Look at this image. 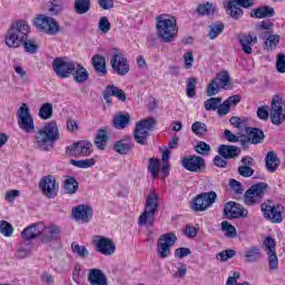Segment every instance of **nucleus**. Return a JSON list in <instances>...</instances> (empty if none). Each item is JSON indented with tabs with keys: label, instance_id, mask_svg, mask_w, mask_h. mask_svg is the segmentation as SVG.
I'll return each mask as SVG.
<instances>
[{
	"label": "nucleus",
	"instance_id": "63",
	"mask_svg": "<svg viewBox=\"0 0 285 285\" xmlns=\"http://www.w3.org/2000/svg\"><path fill=\"white\" fill-rule=\"evenodd\" d=\"M190 248L188 247H179L175 250V257H178V259H184V257H188L190 255Z\"/></svg>",
	"mask_w": 285,
	"mask_h": 285
},
{
	"label": "nucleus",
	"instance_id": "56",
	"mask_svg": "<svg viewBox=\"0 0 285 285\" xmlns=\"http://www.w3.org/2000/svg\"><path fill=\"white\" fill-rule=\"evenodd\" d=\"M235 255V249H225L216 255V259H218V262H228V259H233Z\"/></svg>",
	"mask_w": 285,
	"mask_h": 285
},
{
	"label": "nucleus",
	"instance_id": "31",
	"mask_svg": "<svg viewBox=\"0 0 285 285\" xmlns=\"http://www.w3.org/2000/svg\"><path fill=\"white\" fill-rule=\"evenodd\" d=\"M91 63L96 72H98L99 77H104V75L108 73V69L106 67V57L101 55H95L91 59Z\"/></svg>",
	"mask_w": 285,
	"mask_h": 285
},
{
	"label": "nucleus",
	"instance_id": "47",
	"mask_svg": "<svg viewBox=\"0 0 285 285\" xmlns=\"http://www.w3.org/2000/svg\"><path fill=\"white\" fill-rule=\"evenodd\" d=\"M209 97L210 98L204 102L205 110H208V111L218 110L222 104V97H213V96H209Z\"/></svg>",
	"mask_w": 285,
	"mask_h": 285
},
{
	"label": "nucleus",
	"instance_id": "22",
	"mask_svg": "<svg viewBox=\"0 0 285 285\" xmlns=\"http://www.w3.org/2000/svg\"><path fill=\"white\" fill-rule=\"evenodd\" d=\"M224 215L227 219H239V217H248V209L238 203L228 202L224 206Z\"/></svg>",
	"mask_w": 285,
	"mask_h": 285
},
{
	"label": "nucleus",
	"instance_id": "46",
	"mask_svg": "<svg viewBox=\"0 0 285 285\" xmlns=\"http://www.w3.org/2000/svg\"><path fill=\"white\" fill-rule=\"evenodd\" d=\"M38 115L40 119H43V120L52 119V104L50 102L42 104Z\"/></svg>",
	"mask_w": 285,
	"mask_h": 285
},
{
	"label": "nucleus",
	"instance_id": "52",
	"mask_svg": "<svg viewBox=\"0 0 285 285\" xmlns=\"http://www.w3.org/2000/svg\"><path fill=\"white\" fill-rule=\"evenodd\" d=\"M71 166H76V168H92V166H95L96 160L95 158H87V159H82V160H75L71 159L70 160Z\"/></svg>",
	"mask_w": 285,
	"mask_h": 285
},
{
	"label": "nucleus",
	"instance_id": "49",
	"mask_svg": "<svg viewBox=\"0 0 285 285\" xmlns=\"http://www.w3.org/2000/svg\"><path fill=\"white\" fill-rule=\"evenodd\" d=\"M22 46L26 52H28L29 55H37V52L39 51V45L37 43V40H30L27 38L22 42Z\"/></svg>",
	"mask_w": 285,
	"mask_h": 285
},
{
	"label": "nucleus",
	"instance_id": "45",
	"mask_svg": "<svg viewBox=\"0 0 285 285\" xmlns=\"http://www.w3.org/2000/svg\"><path fill=\"white\" fill-rule=\"evenodd\" d=\"M269 36L266 38L264 42V50H275L277 45L279 43V35L268 33Z\"/></svg>",
	"mask_w": 285,
	"mask_h": 285
},
{
	"label": "nucleus",
	"instance_id": "61",
	"mask_svg": "<svg viewBox=\"0 0 285 285\" xmlns=\"http://www.w3.org/2000/svg\"><path fill=\"white\" fill-rule=\"evenodd\" d=\"M238 175H240V177H253V175H255V169L253 167L242 165L238 167Z\"/></svg>",
	"mask_w": 285,
	"mask_h": 285
},
{
	"label": "nucleus",
	"instance_id": "9",
	"mask_svg": "<svg viewBox=\"0 0 285 285\" xmlns=\"http://www.w3.org/2000/svg\"><path fill=\"white\" fill-rule=\"evenodd\" d=\"M271 121L274 126H282L285 121V100L279 96H274L269 109Z\"/></svg>",
	"mask_w": 285,
	"mask_h": 285
},
{
	"label": "nucleus",
	"instance_id": "37",
	"mask_svg": "<svg viewBox=\"0 0 285 285\" xmlns=\"http://www.w3.org/2000/svg\"><path fill=\"white\" fill-rule=\"evenodd\" d=\"M114 128L117 130H124V128H128L130 124V114H119L114 117L112 120Z\"/></svg>",
	"mask_w": 285,
	"mask_h": 285
},
{
	"label": "nucleus",
	"instance_id": "50",
	"mask_svg": "<svg viewBox=\"0 0 285 285\" xmlns=\"http://www.w3.org/2000/svg\"><path fill=\"white\" fill-rule=\"evenodd\" d=\"M191 131L197 135V137H204L208 132V126L202 121H195L191 125Z\"/></svg>",
	"mask_w": 285,
	"mask_h": 285
},
{
	"label": "nucleus",
	"instance_id": "57",
	"mask_svg": "<svg viewBox=\"0 0 285 285\" xmlns=\"http://www.w3.org/2000/svg\"><path fill=\"white\" fill-rule=\"evenodd\" d=\"M229 188L235 193V195H244V185L236 179H229Z\"/></svg>",
	"mask_w": 285,
	"mask_h": 285
},
{
	"label": "nucleus",
	"instance_id": "25",
	"mask_svg": "<svg viewBox=\"0 0 285 285\" xmlns=\"http://www.w3.org/2000/svg\"><path fill=\"white\" fill-rule=\"evenodd\" d=\"M42 230H43V223L33 224L31 226L26 227L21 232V237L26 242H31V239H37V237H41Z\"/></svg>",
	"mask_w": 285,
	"mask_h": 285
},
{
	"label": "nucleus",
	"instance_id": "3",
	"mask_svg": "<svg viewBox=\"0 0 285 285\" xmlns=\"http://www.w3.org/2000/svg\"><path fill=\"white\" fill-rule=\"evenodd\" d=\"M159 195L150 190L146 199L144 213L139 216V226H153L155 224V213L159 210Z\"/></svg>",
	"mask_w": 285,
	"mask_h": 285
},
{
	"label": "nucleus",
	"instance_id": "48",
	"mask_svg": "<svg viewBox=\"0 0 285 285\" xmlns=\"http://www.w3.org/2000/svg\"><path fill=\"white\" fill-rule=\"evenodd\" d=\"M197 78L190 77L187 79L186 95L189 99H193L197 95Z\"/></svg>",
	"mask_w": 285,
	"mask_h": 285
},
{
	"label": "nucleus",
	"instance_id": "43",
	"mask_svg": "<svg viewBox=\"0 0 285 285\" xmlns=\"http://www.w3.org/2000/svg\"><path fill=\"white\" fill-rule=\"evenodd\" d=\"M63 188L68 195H75L79 190V181L75 177H69L65 179Z\"/></svg>",
	"mask_w": 285,
	"mask_h": 285
},
{
	"label": "nucleus",
	"instance_id": "60",
	"mask_svg": "<svg viewBox=\"0 0 285 285\" xmlns=\"http://www.w3.org/2000/svg\"><path fill=\"white\" fill-rule=\"evenodd\" d=\"M195 150L198 155H208V153H210V145L205 141H199L195 147Z\"/></svg>",
	"mask_w": 285,
	"mask_h": 285
},
{
	"label": "nucleus",
	"instance_id": "54",
	"mask_svg": "<svg viewBox=\"0 0 285 285\" xmlns=\"http://www.w3.org/2000/svg\"><path fill=\"white\" fill-rule=\"evenodd\" d=\"M0 233L3 235V237H12V234L14 233V227L8 220H1L0 222Z\"/></svg>",
	"mask_w": 285,
	"mask_h": 285
},
{
	"label": "nucleus",
	"instance_id": "58",
	"mask_svg": "<svg viewBox=\"0 0 285 285\" xmlns=\"http://www.w3.org/2000/svg\"><path fill=\"white\" fill-rule=\"evenodd\" d=\"M98 28L104 35H108V32H110V20H108V17L100 18Z\"/></svg>",
	"mask_w": 285,
	"mask_h": 285
},
{
	"label": "nucleus",
	"instance_id": "64",
	"mask_svg": "<svg viewBox=\"0 0 285 285\" xmlns=\"http://www.w3.org/2000/svg\"><path fill=\"white\" fill-rule=\"evenodd\" d=\"M256 115L258 119L266 121L268 119V106L258 107Z\"/></svg>",
	"mask_w": 285,
	"mask_h": 285
},
{
	"label": "nucleus",
	"instance_id": "33",
	"mask_svg": "<svg viewBox=\"0 0 285 285\" xmlns=\"http://www.w3.org/2000/svg\"><path fill=\"white\" fill-rule=\"evenodd\" d=\"M226 12L227 14H229V17H232V19H242V17H244V10H242V8H239L235 0H227L226 4Z\"/></svg>",
	"mask_w": 285,
	"mask_h": 285
},
{
	"label": "nucleus",
	"instance_id": "5",
	"mask_svg": "<svg viewBox=\"0 0 285 285\" xmlns=\"http://www.w3.org/2000/svg\"><path fill=\"white\" fill-rule=\"evenodd\" d=\"M59 127L56 121H50L46 126L39 129L36 134V141L39 146H48V144H55L59 141Z\"/></svg>",
	"mask_w": 285,
	"mask_h": 285
},
{
	"label": "nucleus",
	"instance_id": "11",
	"mask_svg": "<svg viewBox=\"0 0 285 285\" xmlns=\"http://www.w3.org/2000/svg\"><path fill=\"white\" fill-rule=\"evenodd\" d=\"M77 68V62L68 61L67 58H55L52 61V69L57 77L60 79H68L75 69Z\"/></svg>",
	"mask_w": 285,
	"mask_h": 285
},
{
	"label": "nucleus",
	"instance_id": "27",
	"mask_svg": "<svg viewBox=\"0 0 285 285\" xmlns=\"http://www.w3.org/2000/svg\"><path fill=\"white\" fill-rule=\"evenodd\" d=\"M218 155L224 159H237L242 155V149L233 145H220L218 147Z\"/></svg>",
	"mask_w": 285,
	"mask_h": 285
},
{
	"label": "nucleus",
	"instance_id": "8",
	"mask_svg": "<svg viewBox=\"0 0 285 285\" xmlns=\"http://www.w3.org/2000/svg\"><path fill=\"white\" fill-rule=\"evenodd\" d=\"M33 23L40 32H45V35H59L61 32V27L57 19L52 18V16L40 14L35 18Z\"/></svg>",
	"mask_w": 285,
	"mask_h": 285
},
{
	"label": "nucleus",
	"instance_id": "14",
	"mask_svg": "<svg viewBox=\"0 0 285 285\" xmlns=\"http://www.w3.org/2000/svg\"><path fill=\"white\" fill-rule=\"evenodd\" d=\"M177 244V235L175 233L163 234L157 243V253L160 259H166L170 255V249Z\"/></svg>",
	"mask_w": 285,
	"mask_h": 285
},
{
	"label": "nucleus",
	"instance_id": "13",
	"mask_svg": "<svg viewBox=\"0 0 285 285\" xmlns=\"http://www.w3.org/2000/svg\"><path fill=\"white\" fill-rule=\"evenodd\" d=\"M110 66L116 72V75H119V77H125V75H128L130 72V65H128V58L125 57L119 49H114V55L110 59Z\"/></svg>",
	"mask_w": 285,
	"mask_h": 285
},
{
	"label": "nucleus",
	"instance_id": "4",
	"mask_svg": "<svg viewBox=\"0 0 285 285\" xmlns=\"http://www.w3.org/2000/svg\"><path fill=\"white\" fill-rule=\"evenodd\" d=\"M155 126H157V120L153 117L138 121L134 129L135 141L140 146H147L150 130H155Z\"/></svg>",
	"mask_w": 285,
	"mask_h": 285
},
{
	"label": "nucleus",
	"instance_id": "39",
	"mask_svg": "<svg viewBox=\"0 0 285 285\" xmlns=\"http://www.w3.org/2000/svg\"><path fill=\"white\" fill-rule=\"evenodd\" d=\"M108 131L106 129H100L96 136L95 145L97 146L98 150H106V146H108Z\"/></svg>",
	"mask_w": 285,
	"mask_h": 285
},
{
	"label": "nucleus",
	"instance_id": "34",
	"mask_svg": "<svg viewBox=\"0 0 285 285\" xmlns=\"http://www.w3.org/2000/svg\"><path fill=\"white\" fill-rule=\"evenodd\" d=\"M265 166L268 173H275L279 168V158L275 151H268L265 158Z\"/></svg>",
	"mask_w": 285,
	"mask_h": 285
},
{
	"label": "nucleus",
	"instance_id": "26",
	"mask_svg": "<svg viewBox=\"0 0 285 285\" xmlns=\"http://www.w3.org/2000/svg\"><path fill=\"white\" fill-rule=\"evenodd\" d=\"M102 97L106 104H112V99H110V97H117L120 101H126V92L115 85L107 86L106 90L102 92Z\"/></svg>",
	"mask_w": 285,
	"mask_h": 285
},
{
	"label": "nucleus",
	"instance_id": "1",
	"mask_svg": "<svg viewBox=\"0 0 285 285\" xmlns=\"http://www.w3.org/2000/svg\"><path fill=\"white\" fill-rule=\"evenodd\" d=\"M156 32L157 37L164 43H170L177 39L179 29L177 28V18L170 14H159L156 17Z\"/></svg>",
	"mask_w": 285,
	"mask_h": 285
},
{
	"label": "nucleus",
	"instance_id": "30",
	"mask_svg": "<svg viewBox=\"0 0 285 285\" xmlns=\"http://www.w3.org/2000/svg\"><path fill=\"white\" fill-rule=\"evenodd\" d=\"M238 41L243 52H245V55H252L253 48L250 47V43H257V37H253L250 33H242L238 36Z\"/></svg>",
	"mask_w": 285,
	"mask_h": 285
},
{
	"label": "nucleus",
	"instance_id": "6",
	"mask_svg": "<svg viewBox=\"0 0 285 285\" xmlns=\"http://www.w3.org/2000/svg\"><path fill=\"white\" fill-rule=\"evenodd\" d=\"M267 190V183H256L252 185L244 194V204H246V206H257V204H262Z\"/></svg>",
	"mask_w": 285,
	"mask_h": 285
},
{
	"label": "nucleus",
	"instance_id": "35",
	"mask_svg": "<svg viewBox=\"0 0 285 285\" xmlns=\"http://www.w3.org/2000/svg\"><path fill=\"white\" fill-rule=\"evenodd\" d=\"M47 12L49 17H58L63 12V2L61 0H49L47 3Z\"/></svg>",
	"mask_w": 285,
	"mask_h": 285
},
{
	"label": "nucleus",
	"instance_id": "21",
	"mask_svg": "<svg viewBox=\"0 0 285 285\" xmlns=\"http://www.w3.org/2000/svg\"><path fill=\"white\" fill-rule=\"evenodd\" d=\"M181 166L189 173H204L206 170V160L202 156H189L183 158Z\"/></svg>",
	"mask_w": 285,
	"mask_h": 285
},
{
	"label": "nucleus",
	"instance_id": "17",
	"mask_svg": "<svg viewBox=\"0 0 285 285\" xmlns=\"http://www.w3.org/2000/svg\"><path fill=\"white\" fill-rule=\"evenodd\" d=\"M273 200L267 199L265 203L261 205V210L272 224H282L284 222V216H282V206L272 205Z\"/></svg>",
	"mask_w": 285,
	"mask_h": 285
},
{
	"label": "nucleus",
	"instance_id": "23",
	"mask_svg": "<svg viewBox=\"0 0 285 285\" xmlns=\"http://www.w3.org/2000/svg\"><path fill=\"white\" fill-rule=\"evenodd\" d=\"M72 217L77 222L88 224L92 219V207L90 205H78L71 212Z\"/></svg>",
	"mask_w": 285,
	"mask_h": 285
},
{
	"label": "nucleus",
	"instance_id": "2",
	"mask_svg": "<svg viewBox=\"0 0 285 285\" xmlns=\"http://www.w3.org/2000/svg\"><path fill=\"white\" fill-rule=\"evenodd\" d=\"M30 32V24L24 20H18L11 24L6 36V46L8 48H19L23 41L28 39Z\"/></svg>",
	"mask_w": 285,
	"mask_h": 285
},
{
	"label": "nucleus",
	"instance_id": "16",
	"mask_svg": "<svg viewBox=\"0 0 285 285\" xmlns=\"http://www.w3.org/2000/svg\"><path fill=\"white\" fill-rule=\"evenodd\" d=\"M18 126L23 132H35V118L30 114V107L26 104L18 109Z\"/></svg>",
	"mask_w": 285,
	"mask_h": 285
},
{
	"label": "nucleus",
	"instance_id": "41",
	"mask_svg": "<svg viewBox=\"0 0 285 285\" xmlns=\"http://www.w3.org/2000/svg\"><path fill=\"white\" fill-rule=\"evenodd\" d=\"M197 12L200 17H213L217 12V7L210 2L198 4Z\"/></svg>",
	"mask_w": 285,
	"mask_h": 285
},
{
	"label": "nucleus",
	"instance_id": "55",
	"mask_svg": "<svg viewBox=\"0 0 285 285\" xmlns=\"http://www.w3.org/2000/svg\"><path fill=\"white\" fill-rule=\"evenodd\" d=\"M222 230L225 232L226 237H236L237 229L228 220L222 222Z\"/></svg>",
	"mask_w": 285,
	"mask_h": 285
},
{
	"label": "nucleus",
	"instance_id": "7",
	"mask_svg": "<svg viewBox=\"0 0 285 285\" xmlns=\"http://www.w3.org/2000/svg\"><path fill=\"white\" fill-rule=\"evenodd\" d=\"M230 88V73L226 70H222L216 77L207 85L206 95L207 97H215L219 95L222 90H228Z\"/></svg>",
	"mask_w": 285,
	"mask_h": 285
},
{
	"label": "nucleus",
	"instance_id": "62",
	"mask_svg": "<svg viewBox=\"0 0 285 285\" xmlns=\"http://www.w3.org/2000/svg\"><path fill=\"white\" fill-rule=\"evenodd\" d=\"M276 69L277 72H281V75L285 73V55L279 53L276 59Z\"/></svg>",
	"mask_w": 285,
	"mask_h": 285
},
{
	"label": "nucleus",
	"instance_id": "44",
	"mask_svg": "<svg viewBox=\"0 0 285 285\" xmlns=\"http://www.w3.org/2000/svg\"><path fill=\"white\" fill-rule=\"evenodd\" d=\"M273 28H275V23H273L271 20H265L256 24V30H267L266 33H262L259 36L261 39H266L268 35H273Z\"/></svg>",
	"mask_w": 285,
	"mask_h": 285
},
{
	"label": "nucleus",
	"instance_id": "28",
	"mask_svg": "<svg viewBox=\"0 0 285 285\" xmlns=\"http://www.w3.org/2000/svg\"><path fill=\"white\" fill-rule=\"evenodd\" d=\"M88 282L90 285H108V277H106L104 271L92 268L88 273Z\"/></svg>",
	"mask_w": 285,
	"mask_h": 285
},
{
	"label": "nucleus",
	"instance_id": "18",
	"mask_svg": "<svg viewBox=\"0 0 285 285\" xmlns=\"http://www.w3.org/2000/svg\"><path fill=\"white\" fill-rule=\"evenodd\" d=\"M69 157H89L92 155V142L88 140H78L66 148Z\"/></svg>",
	"mask_w": 285,
	"mask_h": 285
},
{
	"label": "nucleus",
	"instance_id": "32",
	"mask_svg": "<svg viewBox=\"0 0 285 285\" xmlns=\"http://www.w3.org/2000/svg\"><path fill=\"white\" fill-rule=\"evenodd\" d=\"M114 150L115 153H118V155H128L130 150H132V142L130 141L129 137H126L121 140H118L114 144Z\"/></svg>",
	"mask_w": 285,
	"mask_h": 285
},
{
	"label": "nucleus",
	"instance_id": "38",
	"mask_svg": "<svg viewBox=\"0 0 285 285\" xmlns=\"http://www.w3.org/2000/svg\"><path fill=\"white\" fill-rule=\"evenodd\" d=\"M71 75H73L76 83H86V81H88V70L79 63L76 65V68Z\"/></svg>",
	"mask_w": 285,
	"mask_h": 285
},
{
	"label": "nucleus",
	"instance_id": "10",
	"mask_svg": "<svg viewBox=\"0 0 285 285\" xmlns=\"http://www.w3.org/2000/svg\"><path fill=\"white\" fill-rule=\"evenodd\" d=\"M215 202H217V193H202L194 198L191 210L195 213H204V210H208V208H210Z\"/></svg>",
	"mask_w": 285,
	"mask_h": 285
},
{
	"label": "nucleus",
	"instance_id": "20",
	"mask_svg": "<svg viewBox=\"0 0 285 285\" xmlns=\"http://www.w3.org/2000/svg\"><path fill=\"white\" fill-rule=\"evenodd\" d=\"M263 246L268 257V266L271 271H277L279 267V261L277 259V253L275 252L276 242L275 238L267 236L263 240Z\"/></svg>",
	"mask_w": 285,
	"mask_h": 285
},
{
	"label": "nucleus",
	"instance_id": "36",
	"mask_svg": "<svg viewBox=\"0 0 285 285\" xmlns=\"http://www.w3.org/2000/svg\"><path fill=\"white\" fill-rule=\"evenodd\" d=\"M262 259V249L257 246H252L245 252V262L247 264H255Z\"/></svg>",
	"mask_w": 285,
	"mask_h": 285
},
{
	"label": "nucleus",
	"instance_id": "59",
	"mask_svg": "<svg viewBox=\"0 0 285 285\" xmlns=\"http://www.w3.org/2000/svg\"><path fill=\"white\" fill-rule=\"evenodd\" d=\"M224 137L229 141V144H237V141H239L242 146V135L237 136L233 134V131H230L229 129H225Z\"/></svg>",
	"mask_w": 285,
	"mask_h": 285
},
{
	"label": "nucleus",
	"instance_id": "24",
	"mask_svg": "<svg viewBox=\"0 0 285 285\" xmlns=\"http://www.w3.org/2000/svg\"><path fill=\"white\" fill-rule=\"evenodd\" d=\"M59 233H61V227L57 225H50L49 227H46V225H43L40 237L43 244H50V242L59 239Z\"/></svg>",
	"mask_w": 285,
	"mask_h": 285
},
{
	"label": "nucleus",
	"instance_id": "15",
	"mask_svg": "<svg viewBox=\"0 0 285 285\" xmlns=\"http://www.w3.org/2000/svg\"><path fill=\"white\" fill-rule=\"evenodd\" d=\"M39 188L47 199H55L59 195V183H57V178L52 175L43 176L40 179Z\"/></svg>",
	"mask_w": 285,
	"mask_h": 285
},
{
	"label": "nucleus",
	"instance_id": "42",
	"mask_svg": "<svg viewBox=\"0 0 285 285\" xmlns=\"http://www.w3.org/2000/svg\"><path fill=\"white\" fill-rule=\"evenodd\" d=\"M209 31H208V37L209 39H217L222 32H224V23L223 22H214L208 26Z\"/></svg>",
	"mask_w": 285,
	"mask_h": 285
},
{
	"label": "nucleus",
	"instance_id": "12",
	"mask_svg": "<svg viewBox=\"0 0 285 285\" xmlns=\"http://www.w3.org/2000/svg\"><path fill=\"white\" fill-rule=\"evenodd\" d=\"M246 135H242V146L243 148H250V145L257 146L258 144H264L266 135L264 130L255 127L245 128Z\"/></svg>",
	"mask_w": 285,
	"mask_h": 285
},
{
	"label": "nucleus",
	"instance_id": "40",
	"mask_svg": "<svg viewBox=\"0 0 285 285\" xmlns=\"http://www.w3.org/2000/svg\"><path fill=\"white\" fill-rule=\"evenodd\" d=\"M90 0H75L73 10L77 14H88L90 12Z\"/></svg>",
	"mask_w": 285,
	"mask_h": 285
},
{
	"label": "nucleus",
	"instance_id": "19",
	"mask_svg": "<svg viewBox=\"0 0 285 285\" xmlns=\"http://www.w3.org/2000/svg\"><path fill=\"white\" fill-rule=\"evenodd\" d=\"M94 245L97 253L106 256L115 255V250H117V246L110 238L99 235L94 237Z\"/></svg>",
	"mask_w": 285,
	"mask_h": 285
},
{
	"label": "nucleus",
	"instance_id": "29",
	"mask_svg": "<svg viewBox=\"0 0 285 285\" xmlns=\"http://www.w3.org/2000/svg\"><path fill=\"white\" fill-rule=\"evenodd\" d=\"M252 19H271L275 17V8L271 6H261L250 12Z\"/></svg>",
	"mask_w": 285,
	"mask_h": 285
},
{
	"label": "nucleus",
	"instance_id": "51",
	"mask_svg": "<svg viewBox=\"0 0 285 285\" xmlns=\"http://www.w3.org/2000/svg\"><path fill=\"white\" fill-rule=\"evenodd\" d=\"M71 250L72 253H76V255H78L81 259H86L90 255L86 246L79 245L77 243L71 244Z\"/></svg>",
	"mask_w": 285,
	"mask_h": 285
},
{
	"label": "nucleus",
	"instance_id": "53",
	"mask_svg": "<svg viewBox=\"0 0 285 285\" xmlns=\"http://www.w3.org/2000/svg\"><path fill=\"white\" fill-rule=\"evenodd\" d=\"M161 169V165L159 164L158 158H149L148 170L151 173L154 179H157V175H159V170Z\"/></svg>",
	"mask_w": 285,
	"mask_h": 285
}]
</instances>
